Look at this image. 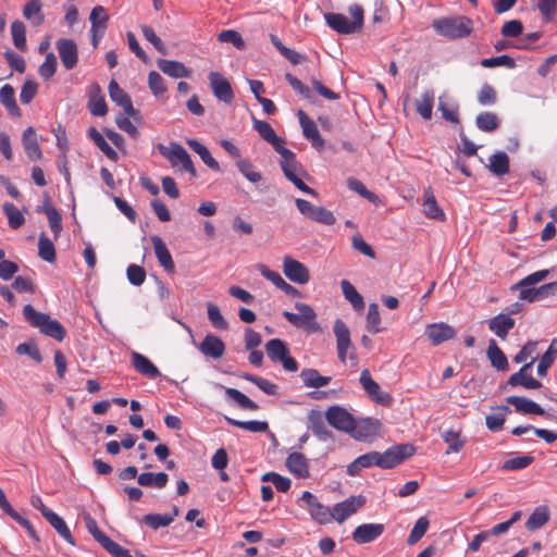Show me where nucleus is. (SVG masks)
<instances>
[{
  "label": "nucleus",
  "mask_w": 557,
  "mask_h": 557,
  "mask_svg": "<svg viewBox=\"0 0 557 557\" xmlns=\"http://www.w3.org/2000/svg\"><path fill=\"white\" fill-rule=\"evenodd\" d=\"M25 320L36 329L55 341H63L66 336L64 326L58 321L51 319L47 313L37 311L32 305H25L23 308Z\"/></svg>",
  "instance_id": "obj_1"
},
{
  "label": "nucleus",
  "mask_w": 557,
  "mask_h": 557,
  "mask_svg": "<svg viewBox=\"0 0 557 557\" xmlns=\"http://www.w3.org/2000/svg\"><path fill=\"white\" fill-rule=\"evenodd\" d=\"M436 34L448 39H459L468 37L473 30V22L471 18L458 15L450 17H441L432 23Z\"/></svg>",
  "instance_id": "obj_2"
},
{
  "label": "nucleus",
  "mask_w": 557,
  "mask_h": 557,
  "mask_svg": "<svg viewBox=\"0 0 557 557\" xmlns=\"http://www.w3.org/2000/svg\"><path fill=\"white\" fill-rule=\"evenodd\" d=\"M349 13L352 17L350 21L347 16L341 13H325L324 18L326 24L338 34H352L360 30L363 26V9L359 4L349 7Z\"/></svg>",
  "instance_id": "obj_3"
},
{
  "label": "nucleus",
  "mask_w": 557,
  "mask_h": 557,
  "mask_svg": "<svg viewBox=\"0 0 557 557\" xmlns=\"http://www.w3.org/2000/svg\"><path fill=\"white\" fill-rule=\"evenodd\" d=\"M295 308L298 313L284 311L283 317L294 326L302 329L308 332L320 331V325L317 322V313L312 307L305 302H296Z\"/></svg>",
  "instance_id": "obj_4"
},
{
  "label": "nucleus",
  "mask_w": 557,
  "mask_h": 557,
  "mask_svg": "<svg viewBox=\"0 0 557 557\" xmlns=\"http://www.w3.org/2000/svg\"><path fill=\"white\" fill-rule=\"evenodd\" d=\"M159 151L173 166L181 164L182 171L188 172L193 177L197 176L190 156L180 144L172 143L169 147L159 145Z\"/></svg>",
  "instance_id": "obj_5"
},
{
  "label": "nucleus",
  "mask_w": 557,
  "mask_h": 557,
  "mask_svg": "<svg viewBox=\"0 0 557 557\" xmlns=\"http://www.w3.org/2000/svg\"><path fill=\"white\" fill-rule=\"evenodd\" d=\"M265 351L271 361L281 363L286 371L295 372L298 370L297 361L289 356V348L282 339H270L265 344Z\"/></svg>",
  "instance_id": "obj_6"
},
{
  "label": "nucleus",
  "mask_w": 557,
  "mask_h": 557,
  "mask_svg": "<svg viewBox=\"0 0 557 557\" xmlns=\"http://www.w3.org/2000/svg\"><path fill=\"white\" fill-rule=\"evenodd\" d=\"M280 165L285 177L289 182H292L299 190L313 197H318L317 190L305 184V182L299 176V174L302 172V169L301 165L296 160L295 153H292L288 157L281 159Z\"/></svg>",
  "instance_id": "obj_7"
},
{
  "label": "nucleus",
  "mask_w": 557,
  "mask_h": 557,
  "mask_svg": "<svg viewBox=\"0 0 557 557\" xmlns=\"http://www.w3.org/2000/svg\"><path fill=\"white\" fill-rule=\"evenodd\" d=\"M413 454L414 447L410 444L397 445L388 448L384 453L376 451V466L382 469H392Z\"/></svg>",
  "instance_id": "obj_8"
},
{
  "label": "nucleus",
  "mask_w": 557,
  "mask_h": 557,
  "mask_svg": "<svg viewBox=\"0 0 557 557\" xmlns=\"http://www.w3.org/2000/svg\"><path fill=\"white\" fill-rule=\"evenodd\" d=\"M295 205L298 211L307 219L324 224V225H333L336 222V218L332 211L324 207L314 206L308 200L296 198Z\"/></svg>",
  "instance_id": "obj_9"
},
{
  "label": "nucleus",
  "mask_w": 557,
  "mask_h": 557,
  "mask_svg": "<svg viewBox=\"0 0 557 557\" xmlns=\"http://www.w3.org/2000/svg\"><path fill=\"white\" fill-rule=\"evenodd\" d=\"M354 416L344 407L331 406L325 411V420L334 429L349 433L354 429Z\"/></svg>",
  "instance_id": "obj_10"
},
{
  "label": "nucleus",
  "mask_w": 557,
  "mask_h": 557,
  "mask_svg": "<svg viewBox=\"0 0 557 557\" xmlns=\"http://www.w3.org/2000/svg\"><path fill=\"white\" fill-rule=\"evenodd\" d=\"M366 504V497L362 495L350 496L347 499L337 503L333 507V519L343 523L347 518L356 513Z\"/></svg>",
  "instance_id": "obj_11"
},
{
  "label": "nucleus",
  "mask_w": 557,
  "mask_h": 557,
  "mask_svg": "<svg viewBox=\"0 0 557 557\" xmlns=\"http://www.w3.org/2000/svg\"><path fill=\"white\" fill-rule=\"evenodd\" d=\"M208 78L215 98L224 103H231L234 92L230 82L219 72H210Z\"/></svg>",
  "instance_id": "obj_12"
},
{
  "label": "nucleus",
  "mask_w": 557,
  "mask_h": 557,
  "mask_svg": "<svg viewBox=\"0 0 557 557\" xmlns=\"http://www.w3.org/2000/svg\"><path fill=\"white\" fill-rule=\"evenodd\" d=\"M360 384L369 397L377 404L386 405L392 400L389 394L381 391L380 385L372 379L370 371L363 369L360 373Z\"/></svg>",
  "instance_id": "obj_13"
},
{
  "label": "nucleus",
  "mask_w": 557,
  "mask_h": 557,
  "mask_svg": "<svg viewBox=\"0 0 557 557\" xmlns=\"http://www.w3.org/2000/svg\"><path fill=\"white\" fill-rule=\"evenodd\" d=\"M534 362L535 358H532L529 362L524 363L518 372L510 375L507 384L512 387L522 386L527 389L541 388L542 383L528 373Z\"/></svg>",
  "instance_id": "obj_14"
},
{
  "label": "nucleus",
  "mask_w": 557,
  "mask_h": 557,
  "mask_svg": "<svg viewBox=\"0 0 557 557\" xmlns=\"http://www.w3.org/2000/svg\"><path fill=\"white\" fill-rule=\"evenodd\" d=\"M325 414L319 410H311L308 413V429L321 442L334 441L332 431L325 424Z\"/></svg>",
  "instance_id": "obj_15"
},
{
  "label": "nucleus",
  "mask_w": 557,
  "mask_h": 557,
  "mask_svg": "<svg viewBox=\"0 0 557 557\" xmlns=\"http://www.w3.org/2000/svg\"><path fill=\"white\" fill-rule=\"evenodd\" d=\"M60 60L66 70H72L78 62L77 46L72 39L61 38L55 42Z\"/></svg>",
  "instance_id": "obj_16"
},
{
  "label": "nucleus",
  "mask_w": 557,
  "mask_h": 557,
  "mask_svg": "<svg viewBox=\"0 0 557 557\" xmlns=\"http://www.w3.org/2000/svg\"><path fill=\"white\" fill-rule=\"evenodd\" d=\"M283 272L288 280L297 284H306L310 280L309 270L301 262L288 256L284 258Z\"/></svg>",
  "instance_id": "obj_17"
},
{
  "label": "nucleus",
  "mask_w": 557,
  "mask_h": 557,
  "mask_svg": "<svg viewBox=\"0 0 557 557\" xmlns=\"http://www.w3.org/2000/svg\"><path fill=\"white\" fill-rule=\"evenodd\" d=\"M297 115L305 138L308 139L311 143L312 147H314L317 150H322L324 148L325 143L324 139L321 137L315 123L311 119H309L308 115L302 110H299Z\"/></svg>",
  "instance_id": "obj_18"
},
{
  "label": "nucleus",
  "mask_w": 557,
  "mask_h": 557,
  "mask_svg": "<svg viewBox=\"0 0 557 557\" xmlns=\"http://www.w3.org/2000/svg\"><path fill=\"white\" fill-rule=\"evenodd\" d=\"M333 331L336 336L338 359L345 363L347 351L351 347L349 329L343 320L337 319L334 322Z\"/></svg>",
  "instance_id": "obj_19"
},
{
  "label": "nucleus",
  "mask_w": 557,
  "mask_h": 557,
  "mask_svg": "<svg viewBox=\"0 0 557 557\" xmlns=\"http://www.w3.org/2000/svg\"><path fill=\"white\" fill-rule=\"evenodd\" d=\"M425 336L429 341L437 346L442 343L453 339L456 336V331L447 323H432L425 327Z\"/></svg>",
  "instance_id": "obj_20"
},
{
  "label": "nucleus",
  "mask_w": 557,
  "mask_h": 557,
  "mask_svg": "<svg viewBox=\"0 0 557 557\" xmlns=\"http://www.w3.org/2000/svg\"><path fill=\"white\" fill-rule=\"evenodd\" d=\"M384 530L385 527L382 523H364L355 529L351 537L358 544H366L380 537Z\"/></svg>",
  "instance_id": "obj_21"
},
{
  "label": "nucleus",
  "mask_w": 557,
  "mask_h": 557,
  "mask_svg": "<svg viewBox=\"0 0 557 557\" xmlns=\"http://www.w3.org/2000/svg\"><path fill=\"white\" fill-rule=\"evenodd\" d=\"M380 422L373 418L354 419V429L349 435L356 440H366L375 435L379 431Z\"/></svg>",
  "instance_id": "obj_22"
},
{
  "label": "nucleus",
  "mask_w": 557,
  "mask_h": 557,
  "mask_svg": "<svg viewBox=\"0 0 557 557\" xmlns=\"http://www.w3.org/2000/svg\"><path fill=\"white\" fill-rule=\"evenodd\" d=\"M108 90L111 100L121 106L126 115H137L138 111L134 109L131 97L119 86L114 79L109 83Z\"/></svg>",
  "instance_id": "obj_23"
},
{
  "label": "nucleus",
  "mask_w": 557,
  "mask_h": 557,
  "mask_svg": "<svg viewBox=\"0 0 557 557\" xmlns=\"http://www.w3.org/2000/svg\"><path fill=\"white\" fill-rule=\"evenodd\" d=\"M198 349L206 357L220 359L225 352V345L219 336L207 334L199 344Z\"/></svg>",
  "instance_id": "obj_24"
},
{
  "label": "nucleus",
  "mask_w": 557,
  "mask_h": 557,
  "mask_svg": "<svg viewBox=\"0 0 557 557\" xmlns=\"http://www.w3.org/2000/svg\"><path fill=\"white\" fill-rule=\"evenodd\" d=\"M506 403L513 406L516 411L524 414L544 416L546 413L539 404L525 397L508 396Z\"/></svg>",
  "instance_id": "obj_25"
},
{
  "label": "nucleus",
  "mask_w": 557,
  "mask_h": 557,
  "mask_svg": "<svg viewBox=\"0 0 557 557\" xmlns=\"http://www.w3.org/2000/svg\"><path fill=\"white\" fill-rule=\"evenodd\" d=\"M88 109L95 116H103L108 112V107L101 88L98 84H94L88 91Z\"/></svg>",
  "instance_id": "obj_26"
},
{
  "label": "nucleus",
  "mask_w": 557,
  "mask_h": 557,
  "mask_svg": "<svg viewBox=\"0 0 557 557\" xmlns=\"http://www.w3.org/2000/svg\"><path fill=\"white\" fill-rule=\"evenodd\" d=\"M132 364L138 373L149 379H156L160 375L159 369L150 359L137 351L132 352Z\"/></svg>",
  "instance_id": "obj_27"
},
{
  "label": "nucleus",
  "mask_w": 557,
  "mask_h": 557,
  "mask_svg": "<svg viewBox=\"0 0 557 557\" xmlns=\"http://www.w3.org/2000/svg\"><path fill=\"white\" fill-rule=\"evenodd\" d=\"M286 467L294 475L300 479L309 476V465L306 457L300 453H292L286 458Z\"/></svg>",
  "instance_id": "obj_28"
},
{
  "label": "nucleus",
  "mask_w": 557,
  "mask_h": 557,
  "mask_svg": "<svg viewBox=\"0 0 557 557\" xmlns=\"http://www.w3.org/2000/svg\"><path fill=\"white\" fill-rule=\"evenodd\" d=\"M515 320L504 313H499L488 321L490 330L502 339H505L515 326Z\"/></svg>",
  "instance_id": "obj_29"
},
{
  "label": "nucleus",
  "mask_w": 557,
  "mask_h": 557,
  "mask_svg": "<svg viewBox=\"0 0 557 557\" xmlns=\"http://www.w3.org/2000/svg\"><path fill=\"white\" fill-rule=\"evenodd\" d=\"M157 64L162 73L173 78H184L190 75V70L178 61L159 59Z\"/></svg>",
  "instance_id": "obj_30"
},
{
  "label": "nucleus",
  "mask_w": 557,
  "mask_h": 557,
  "mask_svg": "<svg viewBox=\"0 0 557 557\" xmlns=\"http://www.w3.org/2000/svg\"><path fill=\"white\" fill-rule=\"evenodd\" d=\"M22 144L27 157L30 160H39L42 157V152L37 140V135L33 127L29 126L23 132Z\"/></svg>",
  "instance_id": "obj_31"
},
{
  "label": "nucleus",
  "mask_w": 557,
  "mask_h": 557,
  "mask_svg": "<svg viewBox=\"0 0 557 557\" xmlns=\"http://www.w3.org/2000/svg\"><path fill=\"white\" fill-rule=\"evenodd\" d=\"M487 358L493 368L498 371L506 372L509 369V363L504 351L498 347L495 339L488 341V347L486 350Z\"/></svg>",
  "instance_id": "obj_32"
},
{
  "label": "nucleus",
  "mask_w": 557,
  "mask_h": 557,
  "mask_svg": "<svg viewBox=\"0 0 557 557\" xmlns=\"http://www.w3.org/2000/svg\"><path fill=\"white\" fill-rule=\"evenodd\" d=\"M0 508L13 520L24 527L33 539L38 540L37 533L32 523L13 509L3 491H0Z\"/></svg>",
  "instance_id": "obj_33"
},
{
  "label": "nucleus",
  "mask_w": 557,
  "mask_h": 557,
  "mask_svg": "<svg viewBox=\"0 0 557 557\" xmlns=\"http://www.w3.org/2000/svg\"><path fill=\"white\" fill-rule=\"evenodd\" d=\"M151 242L160 265H162L168 272H173L175 265L172 256L163 240L159 236H152Z\"/></svg>",
  "instance_id": "obj_34"
},
{
  "label": "nucleus",
  "mask_w": 557,
  "mask_h": 557,
  "mask_svg": "<svg viewBox=\"0 0 557 557\" xmlns=\"http://www.w3.org/2000/svg\"><path fill=\"white\" fill-rule=\"evenodd\" d=\"M423 212L430 219L445 220V213L440 208L431 188L424 190Z\"/></svg>",
  "instance_id": "obj_35"
},
{
  "label": "nucleus",
  "mask_w": 557,
  "mask_h": 557,
  "mask_svg": "<svg viewBox=\"0 0 557 557\" xmlns=\"http://www.w3.org/2000/svg\"><path fill=\"white\" fill-rule=\"evenodd\" d=\"M300 377L306 387L312 388H320L326 386L332 380L331 376H323L319 373L318 370L312 368L302 369Z\"/></svg>",
  "instance_id": "obj_36"
},
{
  "label": "nucleus",
  "mask_w": 557,
  "mask_h": 557,
  "mask_svg": "<svg viewBox=\"0 0 557 557\" xmlns=\"http://www.w3.org/2000/svg\"><path fill=\"white\" fill-rule=\"evenodd\" d=\"M187 145L189 148L195 151L202 162L211 170L215 172H220L221 168L219 162L211 156L210 151L206 146H203L201 143H199L196 139H188Z\"/></svg>",
  "instance_id": "obj_37"
},
{
  "label": "nucleus",
  "mask_w": 557,
  "mask_h": 557,
  "mask_svg": "<svg viewBox=\"0 0 557 557\" xmlns=\"http://www.w3.org/2000/svg\"><path fill=\"white\" fill-rule=\"evenodd\" d=\"M0 102L12 116H20L21 110L15 101V91L10 84H5L0 89Z\"/></svg>",
  "instance_id": "obj_38"
},
{
  "label": "nucleus",
  "mask_w": 557,
  "mask_h": 557,
  "mask_svg": "<svg viewBox=\"0 0 557 557\" xmlns=\"http://www.w3.org/2000/svg\"><path fill=\"white\" fill-rule=\"evenodd\" d=\"M550 513L547 506H539L534 509V511L530 515L525 522V528L529 531H535L545 525L549 520Z\"/></svg>",
  "instance_id": "obj_39"
},
{
  "label": "nucleus",
  "mask_w": 557,
  "mask_h": 557,
  "mask_svg": "<svg viewBox=\"0 0 557 557\" xmlns=\"http://www.w3.org/2000/svg\"><path fill=\"white\" fill-rule=\"evenodd\" d=\"M138 484L145 487L163 488L168 484L169 476L164 472H144L137 476Z\"/></svg>",
  "instance_id": "obj_40"
},
{
  "label": "nucleus",
  "mask_w": 557,
  "mask_h": 557,
  "mask_svg": "<svg viewBox=\"0 0 557 557\" xmlns=\"http://www.w3.org/2000/svg\"><path fill=\"white\" fill-rule=\"evenodd\" d=\"M434 98V91L426 89L421 94L420 98L416 100V110L424 120L432 117Z\"/></svg>",
  "instance_id": "obj_41"
},
{
  "label": "nucleus",
  "mask_w": 557,
  "mask_h": 557,
  "mask_svg": "<svg viewBox=\"0 0 557 557\" xmlns=\"http://www.w3.org/2000/svg\"><path fill=\"white\" fill-rule=\"evenodd\" d=\"M341 287L344 297L350 302L355 310L361 311L364 309L363 297L358 293V290L349 281L343 280L341 282Z\"/></svg>",
  "instance_id": "obj_42"
},
{
  "label": "nucleus",
  "mask_w": 557,
  "mask_h": 557,
  "mask_svg": "<svg viewBox=\"0 0 557 557\" xmlns=\"http://www.w3.org/2000/svg\"><path fill=\"white\" fill-rule=\"evenodd\" d=\"M442 438L448 446L446 449L447 455L451 453H459L467 442L466 437L461 436V432L455 430L444 431L442 433Z\"/></svg>",
  "instance_id": "obj_43"
},
{
  "label": "nucleus",
  "mask_w": 557,
  "mask_h": 557,
  "mask_svg": "<svg viewBox=\"0 0 557 557\" xmlns=\"http://www.w3.org/2000/svg\"><path fill=\"white\" fill-rule=\"evenodd\" d=\"M557 358V338H553L548 349L544 352L537 363V375L546 376L548 369Z\"/></svg>",
  "instance_id": "obj_44"
},
{
  "label": "nucleus",
  "mask_w": 557,
  "mask_h": 557,
  "mask_svg": "<svg viewBox=\"0 0 557 557\" xmlns=\"http://www.w3.org/2000/svg\"><path fill=\"white\" fill-rule=\"evenodd\" d=\"M490 171L496 176H503L509 172V158L506 152L498 151L490 157Z\"/></svg>",
  "instance_id": "obj_45"
},
{
  "label": "nucleus",
  "mask_w": 557,
  "mask_h": 557,
  "mask_svg": "<svg viewBox=\"0 0 557 557\" xmlns=\"http://www.w3.org/2000/svg\"><path fill=\"white\" fill-rule=\"evenodd\" d=\"M46 520L51 524V527L58 532V534L64 541H66L71 545H74V539L63 518H61L59 515L52 511L51 513H48Z\"/></svg>",
  "instance_id": "obj_46"
},
{
  "label": "nucleus",
  "mask_w": 557,
  "mask_h": 557,
  "mask_svg": "<svg viewBox=\"0 0 557 557\" xmlns=\"http://www.w3.org/2000/svg\"><path fill=\"white\" fill-rule=\"evenodd\" d=\"M23 15L25 18L32 21L35 26H39L44 22V15L41 14L40 0H28L24 5Z\"/></svg>",
  "instance_id": "obj_47"
},
{
  "label": "nucleus",
  "mask_w": 557,
  "mask_h": 557,
  "mask_svg": "<svg viewBox=\"0 0 557 557\" xmlns=\"http://www.w3.org/2000/svg\"><path fill=\"white\" fill-rule=\"evenodd\" d=\"M475 125L482 132L492 133L498 128L499 120L493 112H483L476 116Z\"/></svg>",
  "instance_id": "obj_48"
},
{
  "label": "nucleus",
  "mask_w": 557,
  "mask_h": 557,
  "mask_svg": "<svg viewBox=\"0 0 557 557\" xmlns=\"http://www.w3.org/2000/svg\"><path fill=\"white\" fill-rule=\"evenodd\" d=\"M2 209L11 228L16 230L25 223L23 213L12 202H4Z\"/></svg>",
  "instance_id": "obj_49"
},
{
  "label": "nucleus",
  "mask_w": 557,
  "mask_h": 557,
  "mask_svg": "<svg viewBox=\"0 0 557 557\" xmlns=\"http://www.w3.org/2000/svg\"><path fill=\"white\" fill-rule=\"evenodd\" d=\"M42 211L47 215L51 231L53 232L54 236L58 237L62 231L61 214L49 201L44 203Z\"/></svg>",
  "instance_id": "obj_50"
},
{
  "label": "nucleus",
  "mask_w": 557,
  "mask_h": 557,
  "mask_svg": "<svg viewBox=\"0 0 557 557\" xmlns=\"http://www.w3.org/2000/svg\"><path fill=\"white\" fill-rule=\"evenodd\" d=\"M38 256L47 261L54 262L55 261V248L53 243L46 236L45 233L39 235L38 240Z\"/></svg>",
  "instance_id": "obj_51"
},
{
  "label": "nucleus",
  "mask_w": 557,
  "mask_h": 557,
  "mask_svg": "<svg viewBox=\"0 0 557 557\" xmlns=\"http://www.w3.org/2000/svg\"><path fill=\"white\" fill-rule=\"evenodd\" d=\"M225 389V394L231 398L233 399L234 401L237 403V405L243 408V409H248V410H252V411H256L259 409V406L252 401L250 398H248L244 393H242L240 391L236 389V388H232V387H224Z\"/></svg>",
  "instance_id": "obj_52"
},
{
  "label": "nucleus",
  "mask_w": 557,
  "mask_h": 557,
  "mask_svg": "<svg viewBox=\"0 0 557 557\" xmlns=\"http://www.w3.org/2000/svg\"><path fill=\"white\" fill-rule=\"evenodd\" d=\"M88 136L94 140L96 146L110 159L115 160L117 158V153L115 150L107 143L104 137L95 128L90 127L88 129Z\"/></svg>",
  "instance_id": "obj_53"
},
{
  "label": "nucleus",
  "mask_w": 557,
  "mask_h": 557,
  "mask_svg": "<svg viewBox=\"0 0 557 557\" xmlns=\"http://www.w3.org/2000/svg\"><path fill=\"white\" fill-rule=\"evenodd\" d=\"M11 34L14 46L21 50H26V28L22 21H14L11 24Z\"/></svg>",
  "instance_id": "obj_54"
},
{
  "label": "nucleus",
  "mask_w": 557,
  "mask_h": 557,
  "mask_svg": "<svg viewBox=\"0 0 557 557\" xmlns=\"http://www.w3.org/2000/svg\"><path fill=\"white\" fill-rule=\"evenodd\" d=\"M109 16L106 12V9L101 5H96L89 15V21L91 23L92 28L100 27V35H104V32L107 29V23H108Z\"/></svg>",
  "instance_id": "obj_55"
},
{
  "label": "nucleus",
  "mask_w": 557,
  "mask_h": 557,
  "mask_svg": "<svg viewBox=\"0 0 557 557\" xmlns=\"http://www.w3.org/2000/svg\"><path fill=\"white\" fill-rule=\"evenodd\" d=\"M240 377L256 384L267 395L274 396L277 394V385L270 382L267 379H263V377L250 374V373H244L240 375Z\"/></svg>",
  "instance_id": "obj_56"
},
{
  "label": "nucleus",
  "mask_w": 557,
  "mask_h": 557,
  "mask_svg": "<svg viewBox=\"0 0 557 557\" xmlns=\"http://www.w3.org/2000/svg\"><path fill=\"white\" fill-rule=\"evenodd\" d=\"M262 482H271L278 492H287L290 488L292 481L276 472H267L261 476Z\"/></svg>",
  "instance_id": "obj_57"
},
{
  "label": "nucleus",
  "mask_w": 557,
  "mask_h": 557,
  "mask_svg": "<svg viewBox=\"0 0 557 557\" xmlns=\"http://www.w3.org/2000/svg\"><path fill=\"white\" fill-rule=\"evenodd\" d=\"M381 318L379 312V306L375 302L369 305L368 314H367V329L369 332L376 334L383 331L380 327Z\"/></svg>",
  "instance_id": "obj_58"
},
{
  "label": "nucleus",
  "mask_w": 557,
  "mask_h": 557,
  "mask_svg": "<svg viewBox=\"0 0 557 557\" xmlns=\"http://www.w3.org/2000/svg\"><path fill=\"white\" fill-rule=\"evenodd\" d=\"M239 172L251 183H258L262 180V174L255 171L252 163L247 159H240L236 162Z\"/></svg>",
  "instance_id": "obj_59"
},
{
  "label": "nucleus",
  "mask_w": 557,
  "mask_h": 557,
  "mask_svg": "<svg viewBox=\"0 0 557 557\" xmlns=\"http://www.w3.org/2000/svg\"><path fill=\"white\" fill-rule=\"evenodd\" d=\"M429 524L430 522L426 517L419 518L416 521L412 530L410 531L407 543L409 545H413L417 542H419L422 539V536L426 533Z\"/></svg>",
  "instance_id": "obj_60"
},
{
  "label": "nucleus",
  "mask_w": 557,
  "mask_h": 557,
  "mask_svg": "<svg viewBox=\"0 0 557 557\" xmlns=\"http://www.w3.org/2000/svg\"><path fill=\"white\" fill-rule=\"evenodd\" d=\"M219 41L221 42H230L238 50H244L246 48L245 40L242 35L234 29H225L222 30L218 36Z\"/></svg>",
  "instance_id": "obj_61"
},
{
  "label": "nucleus",
  "mask_w": 557,
  "mask_h": 557,
  "mask_svg": "<svg viewBox=\"0 0 557 557\" xmlns=\"http://www.w3.org/2000/svg\"><path fill=\"white\" fill-rule=\"evenodd\" d=\"M207 312L209 321L215 329L226 330L228 327L226 320L224 319L219 307L215 304L209 302L207 305Z\"/></svg>",
  "instance_id": "obj_62"
},
{
  "label": "nucleus",
  "mask_w": 557,
  "mask_h": 557,
  "mask_svg": "<svg viewBox=\"0 0 557 557\" xmlns=\"http://www.w3.org/2000/svg\"><path fill=\"white\" fill-rule=\"evenodd\" d=\"M148 86L157 98L162 97L166 91L163 77L156 71L148 74Z\"/></svg>",
  "instance_id": "obj_63"
},
{
  "label": "nucleus",
  "mask_w": 557,
  "mask_h": 557,
  "mask_svg": "<svg viewBox=\"0 0 557 557\" xmlns=\"http://www.w3.org/2000/svg\"><path fill=\"white\" fill-rule=\"evenodd\" d=\"M309 511L312 519L319 523H327L333 519V509L330 510L319 502L313 504V506L309 508Z\"/></svg>",
  "instance_id": "obj_64"
}]
</instances>
